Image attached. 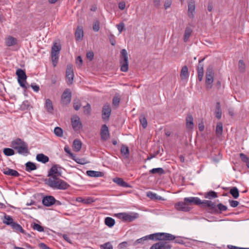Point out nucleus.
<instances>
[{
  "instance_id": "nucleus-9",
  "label": "nucleus",
  "mask_w": 249,
  "mask_h": 249,
  "mask_svg": "<svg viewBox=\"0 0 249 249\" xmlns=\"http://www.w3.org/2000/svg\"><path fill=\"white\" fill-rule=\"evenodd\" d=\"M73 77V67L71 65H68L66 71V80L68 85H71L72 83Z\"/></svg>"
},
{
  "instance_id": "nucleus-31",
  "label": "nucleus",
  "mask_w": 249,
  "mask_h": 249,
  "mask_svg": "<svg viewBox=\"0 0 249 249\" xmlns=\"http://www.w3.org/2000/svg\"><path fill=\"white\" fill-rule=\"evenodd\" d=\"M121 154L125 158H128L129 156V150L128 146L122 145L121 148Z\"/></svg>"
},
{
  "instance_id": "nucleus-57",
  "label": "nucleus",
  "mask_w": 249,
  "mask_h": 249,
  "mask_svg": "<svg viewBox=\"0 0 249 249\" xmlns=\"http://www.w3.org/2000/svg\"><path fill=\"white\" fill-rule=\"evenodd\" d=\"M94 201L95 200L92 197H88L84 199V203L86 204H89Z\"/></svg>"
},
{
  "instance_id": "nucleus-60",
  "label": "nucleus",
  "mask_w": 249,
  "mask_h": 249,
  "mask_svg": "<svg viewBox=\"0 0 249 249\" xmlns=\"http://www.w3.org/2000/svg\"><path fill=\"white\" fill-rule=\"evenodd\" d=\"M227 207L223 205L222 203H219V213L221 211H225L227 210Z\"/></svg>"
},
{
  "instance_id": "nucleus-46",
  "label": "nucleus",
  "mask_w": 249,
  "mask_h": 249,
  "mask_svg": "<svg viewBox=\"0 0 249 249\" xmlns=\"http://www.w3.org/2000/svg\"><path fill=\"white\" fill-rule=\"evenodd\" d=\"M58 54L57 53H51V55H52V60L53 62V65L55 67L56 65V64L57 63V60L58 58Z\"/></svg>"
},
{
  "instance_id": "nucleus-34",
  "label": "nucleus",
  "mask_w": 249,
  "mask_h": 249,
  "mask_svg": "<svg viewBox=\"0 0 249 249\" xmlns=\"http://www.w3.org/2000/svg\"><path fill=\"white\" fill-rule=\"evenodd\" d=\"M147 196L151 199L163 200L162 197L150 191L147 193Z\"/></svg>"
},
{
  "instance_id": "nucleus-62",
  "label": "nucleus",
  "mask_w": 249,
  "mask_h": 249,
  "mask_svg": "<svg viewBox=\"0 0 249 249\" xmlns=\"http://www.w3.org/2000/svg\"><path fill=\"white\" fill-rule=\"evenodd\" d=\"M31 87H32L33 89L36 92H38L39 90V87L34 83H32L31 85Z\"/></svg>"
},
{
  "instance_id": "nucleus-13",
  "label": "nucleus",
  "mask_w": 249,
  "mask_h": 249,
  "mask_svg": "<svg viewBox=\"0 0 249 249\" xmlns=\"http://www.w3.org/2000/svg\"><path fill=\"white\" fill-rule=\"evenodd\" d=\"M111 109L109 105H105L102 108V116L104 121H108L111 114Z\"/></svg>"
},
{
  "instance_id": "nucleus-44",
  "label": "nucleus",
  "mask_w": 249,
  "mask_h": 249,
  "mask_svg": "<svg viewBox=\"0 0 249 249\" xmlns=\"http://www.w3.org/2000/svg\"><path fill=\"white\" fill-rule=\"evenodd\" d=\"M238 69L240 72H243L246 69V65L242 60H240L238 62Z\"/></svg>"
},
{
  "instance_id": "nucleus-63",
  "label": "nucleus",
  "mask_w": 249,
  "mask_h": 249,
  "mask_svg": "<svg viewBox=\"0 0 249 249\" xmlns=\"http://www.w3.org/2000/svg\"><path fill=\"white\" fill-rule=\"evenodd\" d=\"M82 63L83 60L81 57L80 56H78L76 59V63L77 65H78L79 66H80L82 65Z\"/></svg>"
},
{
  "instance_id": "nucleus-56",
  "label": "nucleus",
  "mask_w": 249,
  "mask_h": 249,
  "mask_svg": "<svg viewBox=\"0 0 249 249\" xmlns=\"http://www.w3.org/2000/svg\"><path fill=\"white\" fill-rule=\"evenodd\" d=\"M81 103L79 100H77V101H75L73 103V108L75 110H78L81 107Z\"/></svg>"
},
{
  "instance_id": "nucleus-25",
  "label": "nucleus",
  "mask_w": 249,
  "mask_h": 249,
  "mask_svg": "<svg viewBox=\"0 0 249 249\" xmlns=\"http://www.w3.org/2000/svg\"><path fill=\"white\" fill-rule=\"evenodd\" d=\"M17 43V39L12 36H9L5 39V44L8 47L14 46Z\"/></svg>"
},
{
  "instance_id": "nucleus-30",
  "label": "nucleus",
  "mask_w": 249,
  "mask_h": 249,
  "mask_svg": "<svg viewBox=\"0 0 249 249\" xmlns=\"http://www.w3.org/2000/svg\"><path fill=\"white\" fill-rule=\"evenodd\" d=\"M73 149L75 152H78L80 150L82 147L81 142L77 139L74 140L73 142Z\"/></svg>"
},
{
  "instance_id": "nucleus-32",
  "label": "nucleus",
  "mask_w": 249,
  "mask_h": 249,
  "mask_svg": "<svg viewBox=\"0 0 249 249\" xmlns=\"http://www.w3.org/2000/svg\"><path fill=\"white\" fill-rule=\"evenodd\" d=\"M149 173L152 174H158L161 175L165 173V171L162 168H153L149 171Z\"/></svg>"
},
{
  "instance_id": "nucleus-54",
  "label": "nucleus",
  "mask_w": 249,
  "mask_h": 249,
  "mask_svg": "<svg viewBox=\"0 0 249 249\" xmlns=\"http://www.w3.org/2000/svg\"><path fill=\"white\" fill-rule=\"evenodd\" d=\"M120 102V99L118 97H114L112 100V104L115 107H118Z\"/></svg>"
},
{
  "instance_id": "nucleus-10",
  "label": "nucleus",
  "mask_w": 249,
  "mask_h": 249,
  "mask_svg": "<svg viewBox=\"0 0 249 249\" xmlns=\"http://www.w3.org/2000/svg\"><path fill=\"white\" fill-rule=\"evenodd\" d=\"M71 93L69 89H66L63 92L61 96L62 104L64 105H68L71 101Z\"/></svg>"
},
{
  "instance_id": "nucleus-47",
  "label": "nucleus",
  "mask_w": 249,
  "mask_h": 249,
  "mask_svg": "<svg viewBox=\"0 0 249 249\" xmlns=\"http://www.w3.org/2000/svg\"><path fill=\"white\" fill-rule=\"evenodd\" d=\"M84 113L86 115H89L91 112V108L90 105L89 103L84 107Z\"/></svg>"
},
{
  "instance_id": "nucleus-45",
  "label": "nucleus",
  "mask_w": 249,
  "mask_h": 249,
  "mask_svg": "<svg viewBox=\"0 0 249 249\" xmlns=\"http://www.w3.org/2000/svg\"><path fill=\"white\" fill-rule=\"evenodd\" d=\"M32 227L34 230H36L39 232L44 231L43 227L36 223H33V224L32 225Z\"/></svg>"
},
{
  "instance_id": "nucleus-22",
  "label": "nucleus",
  "mask_w": 249,
  "mask_h": 249,
  "mask_svg": "<svg viewBox=\"0 0 249 249\" xmlns=\"http://www.w3.org/2000/svg\"><path fill=\"white\" fill-rule=\"evenodd\" d=\"M113 181L114 182L116 183L118 185H119L121 187H125V188L130 187V185L128 183H127L126 182L124 181L123 180V179L121 178H115L113 179Z\"/></svg>"
},
{
  "instance_id": "nucleus-23",
  "label": "nucleus",
  "mask_w": 249,
  "mask_h": 249,
  "mask_svg": "<svg viewBox=\"0 0 249 249\" xmlns=\"http://www.w3.org/2000/svg\"><path fill=\"white\" fill-rule=\"evenodd\" d=\"M36 159L38 161L43 163H46L49 160V157L42 153L37 154L36 156Z\"/></svg>"
},
{
  "instance_id": "nucleus-53",
  "label": "nucleus",
  "mask_w": 249,
  "mask_h": 249,
  "mask_svg": "<svg viewBox=\"0 0 249 249\" xmlns=\"http://www.w3.org/2000/svg\"><path fill=\"white\" fill-rule=\"evenodd\" d=\"M108 38L110 44L112 46H115L116 44V40L113 34H110L108 36Z\"/></svg>"
},
{
  "instance_id": "nucleus-12",
  "label": "nucleus",
  "mask_w": 249,
  "mask_h": 249,
  "mask_svg": "<svg viewBox=\"0 0 249 249\" xmlns=\"http://www.w3.org/2000/svg\"><path fill=\"white\" fill-rule=\"evenodd\" d=\"M101 139L103 141L107 140L110 136L108 128L106 124H103L101 126L100 130Z\"/></svg>"
},
{
  "instance_id": "nucleus-20",
  "label": "nucleus",
  "mask_w": 249,
  "mask_h": 249,
  "mask_svg": "<svg viewBox=\"0 0 249 249\" xmlns=\"http://www.w3.org/2000/svg\"><path fill=\"white\" fill-rule=\"evenodd\" d=\"M45 107L48 113L50 114H53V103L50 99H47L46 100Z\"/></svg>"
},
{
  "instance_id": "nucleus-2",
  "label": "nucleus",
  "mask_w": 249,
  "mask_h": 249,
  "mask_svg": "<svg viewBox=\"0 0 249 249\" xmlns=\"http://www.w3.org/2000/svg\"><path fill=\"white\" fill-rule=\"evenodd\" d=\"M46 185L54 190H66L70 185L65 181L57 177H52L44 180Z\"/></svg>"
},
{
  "instance_id": "nucleus-7",
  "label": "nucleus",
  "mask_w": 249,
  "mask_h": 249,
  "mask_svg": "<svg viewBox=\"0 0 249 249\" xmlns=\"http://www.w3.org/2000/svg\"><path fill=\"white\" fill-rule=\"evenodd\" d=\"M118 218L126 222H132L139 217V214L137 213H122L116 214Z\"/></svg>"
},
{
  "instance_id": "nucleus-11",
  "label": "nucleus",
  "mask_w": 249,
  "mask_h": 249,
  "mask_svg": "<svg viewBox=\"0 0 249 249\" xmlns=\"http://www.w3.org/2000/svg\"><path fill=\"white\" fill-rule=\"evenodd\" d=\"M175 207L178 211L185 212H189L191 209L189 206H188L187 203H185V200L183 202H177L175 204Z\"/></svg>"
},
{
  "instance_id": "nucleus-24",
  "label": "nucleus",
  "mask_w": 249,
  "mask_h": 249,
  "mask_svg": "<svg viewBox=\"0 0 249 249\" xmlns=\"http://www.w3.org/2000/svg\"><path fill=\"white\" fill-rule=\"evenodd\" d=\"M87 175L91 177H101L104 176V173L100 171L88 170L87 171Z\"/></svg>"
},
{
  "instance_id": "nucleus-33",
  "label": "nucleus",
  "mask_w": 249,
  "mask_h": 249,
  "mask_svg": "<svg viewBox=\"0 0 249 249\" xmlns=\"http://www.w3.org/2000/svg\"><path fill=\"white\" fill-rule=\"evenodd\" d=\"M105 223L108 227L111 228L114 225L115 221L113 218L110 217H107L105 219Z\"/></svg>"
},
{
  "instance_id": "nucleus-42",
  "label": "nucleus",
  "mask_w": 249,
  "mask_h": 249,
  "mask_svg": "<svg viewBox=\"0 0 249 249\" xmlns=\"http://www.w3.org/2000/svg\"><path fill=\"white\" fill-rule=\"evenodd\" d=\"M54 133L56 136L59 137L63 136V131L60 127H55L54 129Z\"/></svg>"
},
{
  "instance_id": "nucleus-55",
  "label": "nucleus",
  "mask_w": 249,
  "mask_h": 249,
  "mask_svg": "<svg viewBox=\"0 0 249 249\" xmlns=\"http://www.w3.org/2000/svg\"><path fill=\"white\" fill-rule=\"evenodd\" d=\"M117 27L120 34L125 29L124 24L123 22H120L119 24H117Z\"/></svg>"
},
{
  "instance_id": "nucleus-27",
  "label": "nucleus",
  "mask_w": 249,
  "mask_h": 249,
  "mask_svg": "<svg viewBox=\"0 0 249 249\" xmlns=\"http://www.w3.org/2000/svg\"><path fill=\"white\" fill-rule=\"evenodd\" d=\"M37 169L36 164L31 161H28L25 164V170L27 172H30Z\"/></svg>"
},
{
  "instance_id": "nucleus-51",
  "label": "nucleus",
  "mask_w": 249,
  "mask_h": 249,
  "mask_svg": "<svg viewBox=\"0 0 249 249\" xmlns=\"http://www.w3.org/2000/svg\"><path fill=\"white\" fill-rule=\"evenodd\" d=\"M100 29V22L96 20L93 24V30L94 32H98Z\"/></svg>"
},
{
  "instance_id": "nucleus-16",
  "label": "nucleus",
  "mask_w": 249,
  "mask_h": 249,
  "mask_svg": "<svg viewBox=\"0 0 249 249\" xmlns=\"http://www.w3.org/2000/svg\"><path fill=\"white\" fill-rule=\"evenodd\" d=\"M43 204L47 207H50L54 204L56 202L55 198L52 196H48L44 197L42 199Z\"/></svg>"
},
{
  "instance_id": "nucleus-3",
  "label": "nucleus",
  "mask_w": 249,
  "mask_h": 249,
  "mask_svg": "<svg viewBox=\"0 0 249 249\" xmlns=\"http://www.w3.org/2000/svg\"><path fill=\"white\" fill-rule=\"evenodd\" d=\"M175 236L172 234L165 232H158L154 234H151L149 235L144 236L142 238L137 239L135 244L137 245L142 243L143 241H146L148 239L150 240H173Z\"/></svg>"
},
{
  "instance_id": "nucleus-48",
  "label": "nucleus",
  "mask_w": 249,
  "mask_h": 249,
  "mask_svg": "<svg viewBox=\"0 0 249 249\" xmlns=\"http://www.w3.org/2000/svg\"><path fill=\"white\" fill-rule=\"evenodd\" d=\"M140 121L143 128H145L147 125V122L146 118L144 116H141Z\"/></svg>"
},
{
  "instance_id": "nucleus-1",
  "label": "nucleus",
  "mask_w": 249,
  "mask_h": 249,
  "mask_svg": "<svg viewBox=\"0 0 249 249\" xmlns=\"http://www.w3.org/2000/svg\"><path fill=\"white\" fill-rule=\"evenodd\" d=\"M184 200H185V203H187L188 206L196 204L197 205H201L203 207H207L208 211L211 213H215L218 211V205L216 204V202L210 200L202 201L197 197H189L184 198Z\"/></svg>"
},
{
  "instance_id": "nucleus-36",
  "label": "nucleus",
  "mask_w": 249,
  "mask_h": 249,
  "mask_svg": "<svg viewBox=\"0 0 249 249\" xmlns=\"http://www.w3.org/2000/svg\"><path fill=\"white\" fill-rule=\"evenodd\" d=\"M11 226L17 231H20L21 233H25V231L22 229V227L16 222H14Z\"/></svg>"
},
{
  "instance_id": "nucleus-17",
  "label": "nucleus",
  "mask_w": 249,
  "mask_h": 249,
  "mask_svg": "<svg viewBox=\"0 0 249 249\" xmlns=\"http://www.w3.org/2000/svg\"><path fill=\"white\" fill-rule=\"evenodd\" d=\"M71 125L75 131L79 130L82 126L80 118L78 116L71 118Z\"/></svg>"
},
{
  "instance_id": "nucleus-21",
  "label": "nucleus",
  "mask_w": 249,
  "mask_h": 249,
  "mask_svg": "<svg viewBox=\"0 0 249 249\" xmlns=\"http://www.w3.org/2000/svg\"><path fill=\"white\" fill-rule=\"evenodd\" d=\"M60 175V173H58L57 167L56 165H53L51 168L50 169L48 177L49 178L52 177H57V175Z\"/></svg>"
},
{
  "instance_id": "nucleus-19",
  "label": "nucleus",
  "mask_w": 249,
  "mask_h": 249,
  "mask_svg": "<svg viewBox=\"0 0 249 249\" xmlns=\"http://www.w3.org/2000/svg\"><path fill=\"white\" fill-rule=\"evenodd\" d=\"M3 173L6 175L12 177H18L19 176V174L18 171L7 167L4 169Z\"/></svg>"
},
{
  "instance_id": "nucleus-15",
  "label": "nucleus",
  "mask_w": 249,
  "mask_h": 249,
  "mask_svg": "<svg viewBox=\"0 0 249 249\" xmlns=\"http://www.w3.org/2000/svg\"><path fill=\"white\" fill-rule=\"evenodd\" d=\"M195 2L193 0H189L188 1V15L192 18L195 17Z\"/></svg>"
},
{
  "instance_id": "nucleus-40",
  "label": "nucleus",
  "mask_w": 249,
  "mask_h": 249,
  "mask_svg": "<svg viewBox=\"0 0 249 249\" xmlns=\"http://www.w3.org/2000/svg\"><path fill=\"white\" fill-rule=\"evenodd\" d=\"M60 50H61L60 45H57V44L55 43L53 44V46L52 47L51 53L59 54Z\"/></svg>"
},
{
  "instance_id": "nucleus-35",
  "label": "nucleus",
  "mask_w": 249,
  "mask_h": 249,
  "mask_svg": "<svg viewBox=\"0 0 249 249\" xmlns=\"http://www.w3.org/2000/svg\"><path fill=\"white\" fill-rule=\"evenodd\" d=\"M3 222L7 225L11 226L14 222L13 221V218L11 216L5 215L4 216Z\"/></svg>"
},
{
  "instance_id": "nucleus-26",
  "label": "nucleus",
  "mask_w": 249,
  "mask_h": 249,
  "mask_svg": "<svg viewBox=\"0 0 249 249\" xmlns=\"http://www.w3.org/2000/svg\"><path fill=\"white\" fill-rule=\"evenodd\" d=\"M181 80H186L189 76L188 69L186 66H183L181 70L180 74Z\"/></svg>"
},
{
  "instance_id": "nucleus-28",
  "label": "nucleus",
  "mask_w": 249,
  "mask_h": 249,
  "mask_svg": "<svg viewBox=\"0 0 249 249\" xmlns=\"http://www.w3.org/2000/svg\"><path fill=\"white\" fill-rule=\"evenodd\" d=\"M193 32L192 29L190 27H186L184 32L183 40L185 42L188 41Z\"/></svg>"
},
{
  "instance_id": "nucleus-41",
  "label": "nucleus",
  "mask_w": 249,
  "mask_h": 249,
  "mask_svg": "<svg viewBox=\"0 0 249 249\" xmlns=\"http://www.w3.org/2000/svg\"><path fill=\"white\" fill-rule=\"evenodd\" d=\"M240 157L242 161L246 163L247 166L249 168V157L243 153L240 154Z\"/></svg>"
},
{
  "instance_id": "nucleus-38",
  "label": "nucleus",
  "mask_w": 249,
  "mask_h": 249,
  "mask_svg": "<svg viewBox=\"0 0 249 249\" xmlns=\"http://www.w3.org/2000/svg\"><path fill=\"white\" fill-rule=\"evenodd\" d=\"M230 193L234 198H237L239 196V191L236 187H232L230 190Z\"/></svg>"
},
{
  "instance_id": "nucleus-43",
  "label": "nucleus",
  "mask_w": 249,
  "mask_h": 249,
  "mask_svg": "<svg viewBox=\"0 0 249 249\" xmlns=\"http://www.w3.org/2000/svg\"><path fill=\"white\" fill-rule=\"evenodd\" d=\"M150 249H165V248L162 244L160 241L153 245L151 247Z\"/></svg>"
},
{
  "instance_id": "nucleus-39",
  "label": "nucleus",
  "mask_w": 249,
  "mask_h": 249,
  "mask_svg": "<svg viewBox=\"0 0 249 249\" xmlns=\"http://www.w3.org/2000/svg\"><path fill=\"white\" fill-rule=\"evenodd\" d=\"M3 152L4 154L7 156H11L15 154V151L14 149L10 148H4Z\"/></svg>"
},
{
  "instance_id": "nucleus-14",
  "label": "nucleus",
  "mask_w": 249,
  "mask_h": 249,
  "mask_svg": "<svg viewBox=\"0 0 249 249\" xmlns=\"http://www.w3.org/2000/svg\"><path fill=\"white\" fill-rule=\"evenodd\" d=\"M204 58L200 59L198 61V63L197 67V72L198 79L199 81H201L203 79L204 75V64L202 63L204 61Z\"/></svg>"
},
{
  "instance_id": "nucleus-6",
  "label": "nucleus",
  "mask_w": 249,
  "mask_h": 249,
  "mask_svg": "<svg viewBox=\"0 0 249 249\" xmlns=\"http://www.w3.org/2000/svg\"><path fill=\"white\" fill-rule=\"evenodd\" d=\"M214 71L212 66H209L206 70L205 84L207 89L212 88L213 82Z\"/></svg>"
},
{
  "instance_id": "nucleus-52",
  "label": "nucleus",
  "mask_w": 249,
  "mask_h": 249,
  "mask_svg": "<svg viewBox=\"0 0 249 249\" xmlns=\"http://www.w3.org/2000/svg\"><path fill=\"white\" fill-rule=\"evenodd\" d=\"M71 159L74 160L75 162H76L77 163L80 164H84L86 163V162L85 161V160L83 159H80L78 158H76L74 155L71 158Z\"/></svg>"
},
{
  "instance_id": "nucleus-59",
  "label": "nucleus",
  "mask_w": 249,
  "mask_h": 249,
  "mask_svg": "<svg viewBox=\"0 0 249 249\" xmlns=\"http://www.w3.org/2000/svg\"><path fill=\"white\" fill-rule=\"evenodd\" d=\"M128 243L127 242H123L120 243L118 245L119 249H124L127 247Z\"/></svg>"
},
{
  "instance_id": "nucleus-4",
  "label": "nucleus",
  "mask_w": 249,
  "mask_h": 249,
  "mask_svg": "<svg viewBox=\"0 0 249 249\" xmlns=\"http://www.w3.org/2000/svg\"><path fill=\"white\" fill-rule=\"evenodd\" d=\"M11 146L19 154L26 156L30 153L28 144L20 138H16L12 141Z\"/></svg>"
},
{
  "instance_id": "nucleus-61",
  "label": "nucleus",
  "mask_w": 249,
  "mask_h": 249,
  "mask_svg": "<svg viewBox=\"0 0 249 249\" xmlns=\"http://www.w3.org/2000/svg\"><path fill=\"white\" fill-rule=\"evenodd\" d=\"M172 1L171 0H166L165 1L164 6L165 9L169 8L171 5Z\"/></svg>"
},
{
  "instance_id": "nucleus-8",
  "label": "nucleus",
  "mask_w": 249,
  "mask_h": 249,
  "mask_svg": "<svg viewBox=\"0 0 249 249\" xmlns=\"http://www.w3.org/2000/svg\"><path fill=\"white\" fill-rule=\"evenodd\" d=\"M16 74L18 76V81L20 86L22 88L26 89L27 87L25 82L26 81L27 76L25 71L22 69H18L16 71Z\"/></svg>"
},
{
  "instance_id": "nucleus-50",
  "label": "nucleus",
  "mask_w": 249,
  "mask_h": 249,
  "mask_svg": "<svg viewBox=\"0 0 249 249\" xmlns=\"http://www.w3.org/2000/svg\"><path fill=\"white\" fill-rule=\"evenodd\" d=\"M161 243L162 244V245L165 247V249H170L172 248V246L168 242H167L168 241V240H159Z\"/></svg>"
},
{
  "instance_id": "nucleus-18",
  "label": "nucleus",
  "mask_w": 249,
  "mask_h": 249,
  "mask_svg": "<svg viewBox=\"0 0 249 249\" xmlns=\"http://www.w3.org/2000/svg\"><path fill=\"white\" fill-rule=\"evenodd\" d=\"M186 128L188 130H192L194 126L193 117L192 115L188 114L186 118Z\"/></svg>"
},
{
  "instance_id": "nucleus-29",
  "label": "nucleus",
  "mask_w": 249,
  "mask_h": 249,
  "mask_svg": "<svg viewBox=\"0 0 249 249\" xmlns=\"http://www.w3.org/2000/svg\"><path fill=\"white\" fill-rule=\"evenodd\" d=\"M84 36L83 28L78 26L75 33V36L77 40H82Z\"/></svg>"
},
{
  "instance_id": "nucleus-64",
  "label": "nucleus",
  "mask_w": 249,
  "mask_h": 249,
  "mask_svg": "<svg viewBox=\"0 0 249 249\" xmlns=\"http://www.w3.org/2000/svg\"><path fill=\"white\" fill-rule=\"evenodd\" d=\"M87 57L92 60L94 57V53L92 52H89L87 53Z\"/></svg>"
},
{
  "instance_id": "nucleus-5",
  "label": "nucleus",
  "mask_w": 249,
  "mask_h": 249,
  "mask_svg": "<svg viewBox=\"0 0 249 249\" xmlns=\"http://www.w3.org/2000/svg\"><path fill=\"white\" fill-rule=\"evenodd\" d=\"M120 62L121 64V71L126 72L128 70V53L125 49L121 51Z\"/></svg>"
},
{
  "instance_id": "nucleus-37",
  "label": "nucleus",
  "mask_w": 249,
  "mask_h": 249,
  "mask_svg": "<svg viewBox=\"0 0 249 249\" xmlns=\"http://www.w3.org/2000/svg\"><path fill=\"white\" fill-rule=\"evenodd\" d=\"M204 196L206 198L211 199L213 198H216L217 197V195L216 192L211 191L206 193Z\"/></svg>"
},
{
  "instance_id": "nucleus-49",
  "label": "nucleus",
  "mask_w": 249,
  "mask_h": 249,
  "mask_svg": "<svg viewBox=\"0 0 249 249\" xmlns=\"http://www.w3.org/2000/svg\"><path fill=\"white\" fill-rule=\"evenodd\" d=\"M101 249H113V246L110 242H107L100 246Z\"/></svg>"
},
{
  "instance_id": "nucleus-58",
  "label": "nucleus",
  "mask_w": 249,
  "mask_h": 249,
  "mask_svg": "<svg viewBox=\"0 0 249 249\" xmlns=\"http://www.w3.org/2000/svg\"><path fill=\"white\" fill-rule=\"evenodd\" d=\"M229 203L230 206L233 208L237 207L239 204V202L238 201L233 200H229Z\"/></svg>"
}]
</instances>
